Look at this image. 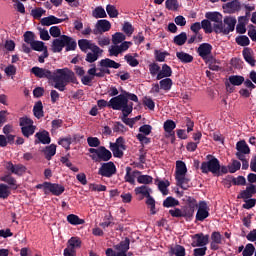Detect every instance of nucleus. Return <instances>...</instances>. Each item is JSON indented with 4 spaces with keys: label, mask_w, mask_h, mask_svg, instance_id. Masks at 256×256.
Here are the masks:
<instances>
[{
    "label": "nucleus",
    "mask_w": 256,
    "mask_h": 256,
    "mask_svg": "<svg viewBox=\"0 0 256 256\" xmlns=\"http://www.w3.org/2000/svg\"><path fill=\"white\" fill-rule=\"evenodd\" d=\"M30 73L35 75L38 79H47L48 81H53L54 89L61 92L65 91L69 83H78L75 72L69 70L68 68L49 70V68L34 66L31 68Z\"/></svg>",
    "instance_id": "nucleus-1"
},
{
    "label": "nucleus",
    "mask_w": 256,
    "mask_h": 256,
    "mask_svg": "<svg viewBox=\"0 0 256 256\" xmlns=\"http://www.w3.org/2000/svg\"><path fill=\"white\" fill-rule=\"evenodd\" d=\"M205 18L210 19L214 24V33H222L223 35H229L235 31V25H237V19L235 17L226 16L223 19V14L219 12H206Z\"/></svg>",
    "instance_id": "nucleus-2"
},
{
    "label": "nucleus",
    "mask_w": 256,
    "mask_h": 256,
    "mask_svg": "<svg viewBox=\"0 0 256 256\" xmlns=\"http://www.w3.org/2000/svg\"><path fill=\"white\" fill-rule=\"evenodd\" d=\"M108 106L109 109H113L114 111L129 113V109H133V102H129L124 94H119L110 99Z\"/></svg>",
    "instance_id": "nucleus-3"
},
{
    "label": "nucleus",
    "mask_w": 256,
    "mask_h": 256,
    "mask_svg": "<svg viewBox=\"0 0 256 256\" xmlns=\"http://www.w3.org/2000/svg\"><path fill=\"white\" fill-rule=\"evenodd\" d=\"M152 191L153 190H151V188H149L147 185H142L134 189V193L136 195L142 196L140 199L146 198V205L150 208L151 215H156L157 211L155 210V198L151 196Z\"/></svg>",
    "instance_id": "nucleus-4"
},
{
    "label": "nucleus",
    "mask_w": 256,
    "mask_h": 256,
    "mask_svg": "<svg viewBox=\"0 0 256 256\" xmlns=\"http://www.w3.org/2000/svg\"><path fill=\"white\" fill-rule=\"evenodd\" d=\"M89 153H91L90 158L92 161H95V163H99L101 161H104V163H107L108 161H111L113 154L105 147V146H99L98 148H89Z\"/></svg>",
    "instance_id": "nucleus-5"
},
{
    "label": "nucleus",
    "mask_w": 256,
    "mask_h": 256,
    "mask_svg": "<svg viewBox=\"0 0 256 256\" xmlns=\"http://www.w3.org/2000/svg\"><path fill=\"white\" fill-rule=\"evenodd\" d=\"M208 161H204L201 163V171L205 175L207 173H212L213 175H217L221 169V163L219 162V159H217L215 156L209 154L207 155Z\"/></svg>",
    "instance_id": "nucleus-6"
},
{
    "label": "nucleus",
    "mask_w": 256,
    "mask_h": 256,
    "mask_svg": "<svg viewBox=\"0 0 256 256\" xmlns=\"http://www.w3.org/2000/svg\"><path fill=\"white\" fill-rule=\"evenodd\" d=\"M110 151H112L113 156L118 159H123V151H127V146L125 145V138L122 136L116 139V142H110Z\"/></svg>",
    "instance_id": "nucleus-7"
},
{
    "label": "nucleus",
    "mask_w": 256,
    "mask_h": 256,
    "mask_svg": "<svg viewBox=\"0 0 256 256\" xmlns=\"http://www.w3.org/2000/svg\"><path fill=\"white\" fill-rule=\"evenodd\" d=\"M87 73L89 76L86 75L81 78V83L83 85H91V82L93 81V79H95V77H99V78L105 77L103 68L97 69V65L95 64L91 65V68L88 69Z\"/></svg>",
    "instance_id": "nucleus-8"
},
{
    "label": "nucleus",
    "mask_w": 256,
    "mask_h": 256,
    "mask_svg": "<svg viewBox=\"0 0 256 256\" xmlns=\"http://www.w3.org/2000/svg\"><path fill=\"white\" fill-rule=\"evenodd\" d=\"M213 51V46L209 43H202L199 45L197 49V53L203 61L213 62L215 61V57L211 54Z\"/></svg>",
    "instance_id": "nucleus-9"
},
{
    "label": "nucleus",
    "mask_w": 256,
    "mask_h": 256,
    "mask_svg": "<svg viewBox=\"0 0 256 256\" xmlns=\"http://www.w3.org/2000/svg\"><path fill=\"white\" fill-rule=\"evenodd\" d=\"M117 174V166L112 161L104 162L101 164L100 168L98 169V175L101 177H107L111 179L113 175Z\"/></svg>",
    "instance_id": "nucleus-10"
},
{
    "label": "nucleus",
    "mask_w": 256,
    "mask_h": 256,
    "mask_svg": "<svg viewBox=\"0 0 256 256\" xmlns=\"http://www.w3.org/2000/svg\"><path fill=\"white\" fill-rule=\"evenodd\" d=\"M209 217V206L206 201H200L198 203V210L196 213V221L203 222Z\"/></svg>",
    "instance_id": "nucleus-11"
},
{
    "label": "nucleus",
    "mask_w": 256,
    "mask_h": 256,
    "mask_svg": "<svg viewBox=\"0 0 256 256\" xmlns=\"http://www.w3.org/2000/svg\"><path fill=\"white\" fill-rule=\"evenodd\" d=\"M111 30V22L108 20H98L93 30L94 35H103V33H107V31Z\"/></svg>",
    "instance_id": "nucleus-12"
},
{
    "label": "nucleus",
    "mask_w": 256,
    "mask_h": 256,
    "mask_svg": "<svg viewBox=\"0 0 256 256\" xmlns=\"http://www.w3.org/2000/svg\"><path fill=\"white\" fill-rule=\"evenodd\" d=\"M192 239V247H205V245L209 244V235H205L203 233L195 234L192 236Z\"/></svg>",
    "instance_id": "nucleus-13"
},
{
    "label": "nucleus",
    "mask_w": 256,
    "mask_h": 256,
    "mask_svg": "<svg viewBox=\"0 0 256 256\" xmlns=\"http://www.w3.org/2000/svg\"><path fill=\"white\" fill-rule=\"evenodd\" d=\"M35 145H39V143H42V145H49L51 143V136L49 135V131L42 130L35 134Z\"/></svg>",
    "instance_id": "nucleus-14"
},
{
    "label": "nucleus",
    "mask_w": 256,
    "mask_h": 256,
    "mask_svg": "<svg viewBox=\"0 0 256 256\" xmlns=\"http://www.w3.org/2000/svg\"><path fill=\"white\" fill-rule=\"evenodd\" d=\"M65 43H67V38H65L64 35L54 39L52 42L53 53H61V51H63V47H65Z\"/></svg>",
    "instance_id": "nucleus-15"
},
{
    "label": "nucleus",
    "mask_w": 256,
    "mask_h": 256,
    "mask_svg": "<svg viewBox=\"0 0 256 256\" xmlns=\"http://www.w3.org/2000/svg\"><path fill=\"white\" fill-rule=\"evenodd\" d=\"M242 55H243L244 61H246L248 65H250L251 67H255L256 60H255L253 49L249 47L244 48L242 51Z\"/></svg>",
    "instance_id": "nucleus-16"
},
{
    "label": "nucleus",
    "mask_w": 256,
    "mask_h": 256,
    "mask_svg": "<svg viewBox=\"0 0 256 256\" xmlns=\"http://www.w3.org/2000/svg\"><path fill=\"white\" fill-rule=\"evenodd\" d=\"M223 9L226 13H237V11H241V2H239V0H232L231 2L224 4Z\"/></svg>",
    "instance_id": "nucleus-17"
},
{
    "label": "nucleus",
    "mask_w": 256,
    "mask_h": 256,
    "mask_svg": "<svg viewBox=\"0 0 256 256\" xmlns=\"http://www.w3.org/2000/svg\"><path fill=\"white\" fill-rule=\"evenodd\" d=\"M256 193V188L254 184H250L249 186L246 187L245 190L241 191L238 196L237 199H251V197H253V195H255Z\"/></svg>",
    "instance_id": "nucleus-18"
},
{
    "label": "nucleus",
    "mask_w": 256,
    "mask_h": 256,
    "mask_svg": "<svg viewBox=\"0 0 256 256\" xmlns=\"http://www.w3.org/2000/svg\"><path fill=\"white\" fill-rule=\"evenodd\" d=\"M91 51H92V53L89 52L86 55L85 61H87V63H95V61H97V59H99V55L103 54V50L101 48H99V46H94Z\"/></svg>",
    "instance_id": "nucleus-19"
},
{
    "label": "nucleus",
    "mask_w": 256,
    "mask_h": 256,
    "mask_svg": "<svg viewBox=\"0 0 256 256\" xmlns=\"http://www.w3.org/2000/svg\"><path fill=\"white\" fill-rule=\"evenodd\" d=\"M40 23L43 27H51V25H59V23H63V19L50 15L42 18Z\"/></svg>",
    "instance_id": "nucleus-20"
},
{
    "label": "nucleus",
    "mask_w": 256,
    "mask_h": 256,
    "mask_svg": "<svg viewBox=\"0 0 256 256\" xmlns=\"http://www.w3.org/2000/svg\"><path fill=\"white\" fill-rule=\"evenodd\" d=\"M48 193H52V195L59 197L60 195H63V193H65V186L49 182Z\"/></svg>",
    "instance_id": "nucleus-21"
},
{
    "label": "nucleus",
    "mask_w": 256,
    "mask_h": 256,
    "mask_svg": "<svg viewBox=\"0 0 256 256\" xmlns=\"http://www.w3.org/2000/svg\"><path fill=\"white\" fill-rule=\"evenodd\" d=\"M173 75V70L171 69V66L167 64L162 65V69L157 74L156 79L157 81H161V79L169 78Z\"/></svg>",
    "instance_id": "nucleus-22"
},
{
    "label": "nucleus",
    "mask_w": 256,
    "mask_h": 256,
    "mask_svg": "<svg viewBox=\"0 0 256 256\" xmlns=\"http://www.w3.org/2000/svg\"><path fill=\"white\" fill-rule=\"evenodd\" d=\"M42 153H44V157L47 161H51V159H53L57 153V145L50 144L49 146H46L42 150Z\"/></svg>",
    "instance_id": "nucleus-23"
},
{
    "label": "nucleus",
    "mask_w": 256,
    "mask_h": 256,
    "mask_svg": "<svg viewBox=\"0 0 256 256\" xmlns=\"http://www.w3.org/2000/svg\"><path fill=\"white\" fill-rule=\"evenodd\" d=\"M78 47L83 53H87V51L93 50L97 45L95 43H91V41L87 39H80L78 40Z\"/></svg>",
    "instance_id": "nucleus-24"
},
{
    "label": "nucleus",
    "mask_w": 256,
    "mask_h": 256,
    "mask_svg": "<svg viewBox=\"0 0 256 256\" xmlns=\"http://www.w3.org/2000/svg\"><path fill=\"white\" fill-rule=\"evenodd\" d=\"M99 66L105 67L106 69H119V67H121V64L115 62V60H111L110 58H105L100 60Z\"/></svg>",
    "instance_id": "nucleus-25"
},
{
    "label": "nucleus",
    "mask_w": 256,
    "mask_h": 256,
    "mask_svg": "<svg viewBox=\"0 0 256 256\" xmlns=\"http://www.w3.org/2000/svg\"><path fill=\"white\" fill-rule=\"evenodd\" d=\"M1 181L7 183V185H9V189H12L13 191L19 189V186L17 185V180L15 179V177L11 176V174L2 176Z\"/></svg>",
    "instance_id": "nucleus-26"
},
{
    "label": "nucleus",
    "mask_w": 256,
    "mask_h": 256,
    "mask_svg": "<svg viewBox=\"0 0 256 256\" xmlns=\"http://www.w3.org/2000/svg\"><path fill=\"white\" fill-rule=\"evenodd\" d=\"M183 175H187V165L185 162L178 160L176 162L175 177H183Z\"/></svg>",
    "instance_id": "nucleus-27"
},
{
    "label": "nucleus",
    "mask_w": 256,
    "mask_h": 256,
    "mask_svg": "<svg viewBox=\"0 0 256 256\" xmlns=\"http://www.w3.org/2000/svg\"><path fill=\"white\" fill-rule=\"evenodd\" d=\"M69 157H71L70 154H67L66 156H62L60 158L61 164L65 165L66 167H68L74 173H79V168L73 166V163H71V160H69Z\"/></svg>",
    "instance_id": "nucleus-28"
},
{
    "label": "nucleus",
    "mask_w": 256,
    "mask_h": 256,
    "mask_svg": "<svg viewBox=\"0 0 256 256\" xmlns=\"http://www.w3.org/2000/svg\"><path fill=\"white\" fill-rule=\"evenodd\" d=\"M229 84L233 85L234 87H239L245 83V77L240 75H231L228 78Z\"/></svg>",
    "instance_id": "nucleus-29"
},
{
    "label": "nucleus",
    "mask_w": 256,
    "mask_h": 256,
    "mask_svg": "<svg viewBox=\"0 0 256 256\" xmlns=\"http://www.w3.org/2000/svg\"><path fill=\"white\" fill-rule=\"evenodd\" d=\"M176 185L178 187H181V189L187 190L189 189V178H187L185 175L183 176H176Z\"/></svg>",
    "instance_id": "nucleus-30"
},
{
    "label": "nucleus",
    "mask_w": 256,
    "mask_h": 256,
    "mask_svg": "<svg viewBox=\"0 0 256 256\" xmlns=\"http://www.w3.org/2000/svg\"><path fill=\"white\" fill-rule=\"evenodd\" d=\"M133 113V108L128 109V112H122V121L125 123V125H128V127L133 128V125H135V119L133 118H128L129 115Z\"/></svg>",
    "instance_id": "nucleus-31"
},
{
    "label": "nucleus",
    "mask_w": 256,
    "mask_h": 256,
    "mask_svg": "<svg viewBox=\"0 0 256 256\" xmlns=\"http://www.w3.org/2000/svg\"><path fill=\"white\" fill-rule=\"evenodd\" d=\"M66 42L64 43V47H66V51H75L77 49V41L71 36L64 35Z\"/></svg>",
    "instance_id": "nucleus-32"
},
{
    "label": "nucleus",
    "mask_w": 256,
    "mask_h": 256,
    "mask_svg": "<svg viewBox=\"0 0 256 256\" xmlns=\"http://www.w3.org/2000/svg\"><path fill=\"white\" fill-rule=\"evenodd\" d=\"M130 243L131 240L128 237H126L124 241H121L119 244L116 245L115 249L120 253H127V251H129Z\"/></svg>",
    "instance_id": "nucleus-33"
},
{
    "label": "nucleus",
    "mask_w": 256,
    "mask_h": 256,
    "mask_svg": "<svg viewBox=\"0 0 256 256\" xmlns=\"http://www.w3.org/2000/svg\"><path fill=\"white\" fill-rule=\"evenodd\" d=\"M176 57L181 61V63H193V56L189 53H185L183 51L177 52Z\"/></svg>",
    "instance_id": "nucleus-34"
},
{
    "label": "nucleus",
    "mask_w": 256,
    "mask_h": 256,
    "mask_svg": "<svg viewBox=\"0 0 256 256\" xmlns=\"http://www.w3.org/2000/svg\"><path fill=\"white\" fill-rule=\"evenodd\" d=\"M33 114L37 119H41V117L44 116L43 114V102L39 100L38 102L35 103L33 107Z\"/></svg>",
    "instance_id": "nucleus-35"
},
{
    "label": "nucleus",
    "mask_w": 256,
    "mask_h": 256,
    "mask_svg": "<svg viewBox=\"0 0 256 256\" xmlns=\"http://www.w3.org/2000/svg\"><path fill=\"white\" fill-rule=\"evenodd\" d=\"M236 149L238 153H244V154L251 153V149L249 148V145H247V142H245V140H241L237 142Z\"/></svg>",
    "instance_id": "nucleus-36"
},
{
    "label": "nucleus",
    "mask_w": 256,
    "mask_h": 256,
    "mask_svg": "<svg viewBox=\"0 0 256 256\" xmlns=\"http://www.w3.org/2000/svg\"><path fill=\"white\" fill-rule=\"evenodd\" d=\"M66 219L70 225H85V220L75 214H69Z\"/></svg>",
    "instance_id": "nucleus-37"
},
{
    "label": "nucleus",
    "mask_w": 256,
    "mask_h": 256,
    "mask_svg": "<svg viewBox=\"0 0 256 256\" xmlns=\"http://www.w3.org/2000/svg\"><path fill=\"white\" fill-rule=\"evenodd\" d=\"M200 25H201V29L204 30V33L209 34V33H212L213 31H215V28L211 24V20L208 18L202 20Z\"/></svg>",
    "instance_id": "nucleus-38"
},
{
    "label": "nucleus",
    "mask_w": 256,
    "mask_h": 256,
    "mask_svg": "<svg viewBox=\"0 0 256 256\" xmlns=\"http://www.w3.org/2000/svg\"><path fill=\"white\" fill-rule=\"evenodd\" d=\"M160 89L163 91H171V87H173V80L171 78H164L159 82Z\"/></svg>",
    "instance_id": "nucleus-39"
},
{
    "label": "nucleus",
    "mask_w": 256,
    "mask_h": 256,
    "mask_svg": "<svg viewBox=\"0 0 256 256\" xmlns=\"http://www.w3.org/2000/svg\"><path fill=\"white\" fill-rule=\"evenodd\" d=\"M92 15L95 19H105V17H107V12H105L103 7L98 6L93 10Z\"/></svg>",
    "instance_id": "nucleus-40"
},
{
    "label": "nucleus",
    "mask_w": 256,
    "mask_h": 256,
    "mask_svg": "<svg viewBox=\"0 0 256 256\" xmlns=\"http://www.w3.org/2000/svg\"><path fill=\"white\" fill-rule=\"evenodd\" d=\"M174 43L175 45H178L179 47L185 45V43H187V33L186 32H182L179 35L174 37Z\"/></svg>",
    "instance_id": "nucleus-41"
},
{
    "label": "nucleus",
    "mask_w": 256,
    "mask_h": 256,
    "mask_svg": "<svg viewBox=\"0 0 256 256\" xmlns=\"http://www.w3.org/2000/svg\"><path fill=\"white\" fill-rule=\"evenodd\" d=\"M177 205H179V200L171 196L167 197L163 201V207H166L167 209H169L170 207H177Z\"/></svg>",
    "instance_id": "nucleus-42"
},
{
    "label": "nucleus",
    "mask_w": 256,
    "mask_h": 256,
    "mask_svg": "<svg viewBox=\"0 0 256 256\" xmlns=\"http://www.w3.org/2000/svg\"><path fill=\"white\" fill-rule=\"evenodd\" d=\"M106 12L111 19L119 17V10L114 5L108 4L106 6Z\"/></svg>",
    "instance_id": "nucleus-43"
},
{
    "label": "nucleus",
    "mask_w": 256,
    "mask_h": 256,
    "mask_svg": "<svg viewBox=\"0 0 256 256\" xmlns=\"http://www.w3.org/2000/svg\"><path fill=\"white\" fill-rule=\"evenodd\" d=\"M68 247L74 250L81 248V239L79 237H71L68 240Z\"/></svg>",
    "instance_id": "nucleus-44"
},
{
    "label": "nucleus",
    "mask_w": 256,
    "mask_h": 256,
    "mask_svg": "<svg viewBox=\"0 0 256 256\" xmlns=\"http://www.w3.org/2000/svg\"><path fill=\"white\" fill-rule=\"evenodd\" d=\"M137 183H140V185H151L153 177L150 175H140L137 177Z\"/></svg>",
    "instance_id": "nucleus-45"
},
{
    "label": "nucleus",
    "mask_w": 256,
    "mask_h": 256,
    "mask_svg": "<svg viewBox=\"0 0 256 256\" xmlns=\"http://www.w3.org/2000/svg\"><path fill=\"white\" fill-rule=\"evenodd\" d=\"M31 49H33V51H45V49H47V46H45V42L43 41H35L32 42V44H30Z\"/></svg>",
    "instance_id": "nucleus-46"
},
{
    "label": "nucleus",
    "mask_w": 256,
    "mask_h": 256,
    "mask_svg": "<svg viewBox=\"0 0 256 256\" xmlns=\"http://www.w3.org/2000/svg\"><path fill=\"white\" fill-rule=\"evenodd\" d=\"M235 41L237 45H240V47H247L251 44V40H249V37L245 35L236 37Z\"/></svg>",
    "instance_id": "nucleus-47"
},
{
    "label": "nucleus",
    "mask_w": 256,
    "mask_h": 256,
    "mask_svg": "<svg viewBox=\"0 0 256 256\" xmlns=\"http://www.w3.org/2000/svg\"><path fill=\"white\" fill-rule=\"evenodd\" d=\"M37 129V126H27V127H21V132L24 137H31L35 133V130Z\"/></svg>",
    "instance_id": "nucleus-48"
},
{
    "label": "nucleus",
    "mask_w": 256,
    "mask_h": 256,
    "mask_svg": "<svg viewBox=\"0 0 256 256\" xmlns=\"http://www.w3.org/2000/svg\"><path fill=\"white\" fill-rule=\"evenodd\" d=\"M125 39H126L125 34H123L121 32H116L112 36V43H113V45H119V43H123V41H125Z\"/></svg>",
    "instance_id": "nucleus-49"
},
{
    "label": "nucleus",
    "mask_w": 256,
    "mask_h": 256,
    "mask_svg": "<svg viewBox=\"0 0 256 256\" xmlns=\"http://www.w3.org/2000/svg\"><path fill=\"white\" fill-rule=\"evenodd\" d=\"M165 7L168 11H177L179 9V1L177 0H166Z\"/></svg>",
    "instance_id": "nucleus-50"
},
{
    "label": "nucleus",
    "mask_w": 256,
    "mask_h": 256,
    "mask_svg": "<svg viewBox=\"0 0 256 256\" xmlns=\"http://www.w3.org/2000/svg\"><path fill=\"white\" fill-rule=\"evenodd\" d=\"M11 195V191H9V185L0 184V199H7Z\"/></svg>",
    "instance_id": "nucleus-51"
},
{
    "label": "nucleus",
    "mask_w": 256,
    "mask_h": 256,
    "mask_svg": "<svg viewBox=\"0 0 256 256\" xmlns=\"http://www.w3.org/2000/svg\"><path fill=\"white\" fill-rule=\"evenodd\" d=\"M194 215H195V210H193V208H189V206H185L182 209V217H184L185 219L187 220L193 219Z\"/></svg>",
    "instance_id": "nucleus-52"
},
{
    "label": "nucleus",
    "mask_w": 256,
    "mask_h": 256,
    "mask_svg": "<svg viewBox=\"0 0 256 256\" xmlns=\"http://www.w3.org/2000/svg\"><path fill=\"white\" fill-rule=\"evenodd\" d=\"M45 13L46 11L43 8L38 7L32 9L30 15L33 17V19H40L41 17H43V15H45Z\"/></svg>",
    "instance_id": "nucleus-53"
},
{
    "label": "nucleus",
    "mask_w": 256,
    "mask_h": 256,
    "mask_svg": "<svg viewBox=\"0 0 256 256\" xmlns=\"http://www.w3.org/2000/svg\"><path fill=\"white\" fill-rule=\"evenodd\" d=\"M124 60L126 61V63H128V65H130V67H137L139 65V60H137L131 54H126L124 56Z\"/></svg>",
    "instance_id": "nucleus-54"
},
{
    "label": "nucleus",
    "mask_w": 256,
    "mask_h": 256,
    "mask_svg": "<svg viewBox=\"0 0 256 256\" xmlns=\"http://www.w3.org/2000/svg\"><path fill=\"white\" fill-rule=\"evenodd\" d=\"M71 137H66V138H60L58 141V145H61L66 151H69L71 149Z\"/></svg>",
    "instance_id": "nucleus-55"
},
{
    "label": "nucleus",
    "mask_w": 256,
    "mask_h": 256,
    "mask_svg": "<svg viewBox=\"0 0 256 256\" xmlns=\"http://www.w3.org/2000/svg\"><path fill=\"white\" fill-rule=\"evenodd\" d=\"M25 43L32 45L35 42V33L32 31H26L23 35Z\"/></svg>",
    "instance_id": "nucleus-56"
},
{
    "label": "nucleus",
    "mask_w": 256,
    "mask_h": 256,
    "mask_svg": "<svg viewBox=\"0 0 256 256\" xmlns=\"http://www.w3.org/2000/svg\"><path fill=\"white\" fill-rule=\"evenodd\" d=\"M154 55H155L156 61H158L159 63H163V61H165V57H169V52L167 51L161 52L159 50H155Z\"/></svg>",
    "instance_id": "nucleus-57"
},
{
    "label": "nucleus",
    "mask_w": 256,
    "mask_h": 256,
    "mask_svg": "<svg viewBox=\"0 0 256 256\" xmlns=\"http://www.w3.org/2000/svg\"><path fill=\"white\" fill-rule=\"evenodd\" d=\"M160 71H161V66H159V64L157 63L149 64V72L152 77H155V75L156 76L159 75Z\"/></svg>",
    "instance_id": "nucleus-58"
},
{
    "label": "nucleus",
    "mask_w": 256,
    "mask_h": 256,
    "mask_svg": "<svg viewBox=\"0 0 256 256\" xmlns=\"http://www.w3.org/2000/svg\"><path fill=\"white\" fill-rule=\"evenodd\" d=\"M177 124L173 120H166L163 124L164 131H175Z\"/></svg>",
    "instance_id": "nucleus-59"
},
{
    "label": "nucleus",
    "mask_w": 256,
    "mask_h": 256,
    "mask_svg": "<svg viewBox=\"0 0 256 256\" xmlns=\"http://www.w3.org/2000/svg\"><path fill=\"white\" fill-rule=\"evenodd\" d=\"M20 127H31L33 126V120L27 116L21 117L19 119Z\"/></svg>",
    "instance_id": "nucleus-60"
},
{
    "label": "nucleus",
    "mask_w": 256,
    "mask_h": 256,
    "mask_svg": "<svg viewBox=\"0 0 256 256\" xmlns=\"http://www.w3.org/2000/svg\"><path fill=\"white\" fill-rule=\"evenodd\" d=\"M253 253H255V246L251 243L247 244L242 251L243 256H253Z\"/></svg>",
    "instance_id": "nucleus-61"
},
{
    "label": "nucleus",
    "mask_w": 256,
    "mask_h": 256,
    "mask_svg": "<svg viewBox=\"0 0 256 256\" xmlns=\"http://www.w3.org/2000/svg\"><path fill=\"white\" fill-rule=\"evenodd\" d=\"M241 169V162L238 160H233L231 165H228L229 173H237Z\"/></svg>",
    "instance_id": "nucleus-62"
},
{
    "label": "nucleus",
    "mask_w": 256,
    "mask_h": 256,
    "mask_svg": "<svg viewBox=\"0 0 256 256\" xmlns=\"http://www.w3.org/2000/svg\"><path fill=\"white\" fill-rule=\"evenodd\" d=\"M87 143L89 147H101V140H99L97 137H88Z\"/></svg>",
    "instance_id": "nucleus-63"
},
{
    "label": "nucleus",
    "mask_w": 256,
    "mask_h": 256,
    "mask_svg": "<svg viewBox=\"0 0 256 256\" xmlns=\"http://www.w3.org/2000/svg\"><path fill=\"white\" fill-rule=\"evenodd\" d=\"M122 31L128 35L131 36V34L135 31V28H133V25L129 22H125L122 28Z\"/></svg>",
    "instance_id": "nucleus-64"
}]
</instances>
